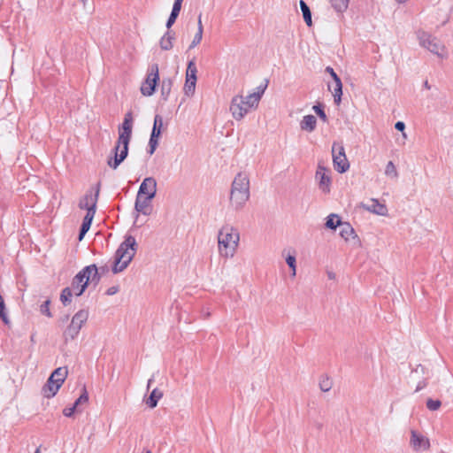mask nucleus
<instances>
[{
  "instance_id": "1",
  "label": "nucleus",
  "mask_w": 453,
  "mask_h": 453,
  "mask_svg": "<svg viewBox=\"0 0 453 453\" xmlns=\"http://www.w3.org/2000/svg\"><path fill=\"white\" fill-rule=\"evenodd\" d=\"M132 128L133 116L131 112H127L125 115L124 121L119 129V139L113 149L114 158L110 157L107 161V165L114 170L117 169L127 157Z\"/></svg>"
},
{
  "instance_id": "2",
  "label": "nucleus",
  "mask_w": 453,
  "mask_h": 453,
  "mask_svg": "<svg viewBox=\"0 0 453 453\" xmlns=\"http://www.w3.org/2000/svg\"><path fill=\"white\" fill-rule=\"evenodd\" d=\"M240 234L237 228L231 225L223 226L218 234V250L221 257H233L238 249Z\"/></svg>"
},
{
  "instance_id": "3",
  "label": "nucleus",
  "mask_w": 453,
  "mask_h": 453,
  "mask_svg": "<svg viewBox=\"0 0 453 453\" xmlns=\"http://www.w3.org/2000/svg\"><path fill=\"white\" fill-rule=\"evenodd\" d=\"M250 178L246 173H238L231 186L230 205L235 211L242 210L250 199Z\"/></svg>"
},
{
  "instance_id": "4",
  "label": "nucleus",
  "mask_w": 453,
  "mask_h": 453,
  "mask_svg": "<svg viewBox=\"0 0 453 453\" xmlns=\"http://www.w3.org/2000/svg\"><path fill=\"white\" fill-rule=\"evenodd\" d=\"M138 244L132 235H127L115 252L112 273L123 272L130 264L137 251Z\"/></svg>"
},
{
  "instance_id": "5",
  "label": "nucleus",
  "mask_w": 453,
  "mask_h": 453,
  "mask_svg": "<svg viewBox=\"0 0 453 453\" xmlns=\"http://www.w3.org/2000/svg\"><path fill=\"white\" fill-rule=\"evenodd\" d=\"M257 98L258 96L250 94L246 96L242 95L234 96L229 106L232 117L235 120L242 119L251 109H256L258 106Z\"/></svg>"
},
{
  "instance_id": "6",
  "label": "nucleus",
  "mask_w": 453,
  "mask_h": 453,
  "mask_svg": "<svg viewBox=\"0 0 453 453\" xmlns=\"http://www.w3.org/2000/svg\"><path fill=\"white\" fill-rule=\"evenodd\" d=\"M100 276L98 274V269L96 265H90L83 268L75 277L73 279L72 292L80 296L83 294L86 288L88 287V281H96V284L99 281Z\"/></svg>"
},
{
  "instance_id": "7",
  "label": "nucleus",
  "mask_w": 453,
  "mask_h": 453,
  "mask_svg": "<svg viewBox=\"0 0 453 453\" xmlns=\"http://www.w3.org/2000/svg\"><path fill=\"white\" fill-rule=\"evenodd\" d=\"M418 39L422 47L426 48L439 58H443L447 56L445 46L435 37H433L425 32H418Z\"/></svg>"
},
{
  "instance_id": "8",
  "label": "nucleus",
  "mask_w": 453,
  "mask_h": 453,
  "mask_svg": "<svg viewBox=\"0 0 453 453\" xmlns=\"http://www.w3.org/2000/svg\"><path fill=\"white\" fill-rule=\"evenodd\" d=\"M88 312L85 310H81L78 312H76L72 319L71 324L68 326V327L64 333V336L65 337V339L70 338L73 340L74 338H76L80 333V330L88 320Z\"/></svg>"
},
{
  "instance_id": "9",
  "label": "nucleus",
  "mask_w": 453,
  "mask_h": 453,
  "mask_svg": "<svg viewBox=\"0 0 453 453\" xmlns=\"http://www.w3.org/2000/svg\"><path fill=\"white\" fill-rule=\"evenodd\" d=\"M158 80V65L157 64H152L149 68L146 80L141 86L142 94L146 96H151L155 92Z\"/></svg>"
},
{
  "instance_id": "10",
  "label": "nucleus",
  "mask_w": 453,
  "mask_h": 453,
  "mask_svg": "<svg viewBox=\"0 0 453 453\" xmlns=\"http://www.w3.org/2000/svg\"><path fill=\"white\" fill-rule=\"evenodd\" d=\"M332 154L334 169L341 173L347 172L349 168V164L345 155L344 147L334 142L332 147Z\"/></svg>"
},
{
  "instance_id": "11",
  "label": "nucleus",
  "mask_w": 453,
  "mask_h": 453,
  "mask_svg": "<svg viewBox=\"0 0 453 453\" xmlns=\"http://www.w3.org/2000/svg\"><path fill=\"white\" fill-rule=\"evenodd\" d=\"M196 73L197 68L194 60H190L188 63L187 72H186V81L184 85V93L187 96H192L196 89Z\"/></svg>"
},
{
  "instance_id": "12",
  "label": "nucleus",
  "mask_w": 453,
  "mask_h": 453,
  "mask_svg": "<svg viewBox=\"0 0 453 453\" xmlns=\"http://www.w3.org/2000/svg\"><path fill=\"white\" fill-rule=\"evenodd\" d=\"M100 186L97 184L94 191L92 189L88 190L86 195L80 200L79 207L81 209L87 210V211H89V210H96Z\"/></svg>"
},
{
  "instance_id": "13",
  "label": "nucleus",
  "mask_w": 453,
  "mask_h": 453,
  "mask_svg": "<svg viewBox=\"0 0 453 453\" xmlns=\"http://www.w3.org/2000/svg\"><path fill=\"white\" fill-rule=\"evenodd\" d=\"M410 444L414 451H425L430 448L429 439L415 430L411 431Z\"/></svg>"
},
{
  "instance_id": "14",
  "label": "nucleus",
  "mask_w": 453,
  "mask_h": 453,
  "mask_svg": "<svg viewBox=\"0 0 453 453\" xmlns=\"http://www.w3.org/2000/svg\"><path fill=\"white\" fill-rule=\"evenodd\" d=\"M157 194V181L153 177H146L140 185L137 196L154 198Z\"/></svg>"
},
{
  "instance_id": "15",
  "label": "nucleus",
  "mask_w": 453,
  "mask_h": 453,
  "mask_svg": "<svg viewBox=\"0 0 453 453\" xmlns=\"http://www.w3.org/2000/svg\"><path fill=\"white\" fill-rule=\"evenodd\" d=\"M316 180L319 181V187L324 193H329L331 186V178L327 170L323 166H319L316 172Z\"/></svg>"
},
{
  "instance_id": "16",
  "label": "nucleus",
  "mask_w": 453,
  "mask_h": 453,
  "mask_svg": "<svg viewBox=\"0 0 453 453\" xmlns=\"http://www.w3.org/2000/svg\"><path fill=\"white\" fill-rule=\"evenodd\" d=\"M151 200L152 198L136 196L134 210L138 213H142L146 216L150 215L152 212Z\"/></svg>"
},
{
  "instance_id": "17",
  "label": "nucleus",
  "mask_w": 453,
  "mask_h": 453,
  "mask_svg": "<svg viewBox=\"0 0 453 453\" xmlns=\"http://www.w3.org/2000/svg\"><path fill=\"white\" fill-rule=\"evenodd\" d=\"M363 207L376 215L386 216L388 215V208L384 203H381L377 199H370L366 203L363 204Z\"/></svg>"
},
{
  "instance_id": "18",
  "label": "nucleus",
  "mask_w": 453,
  "mask_h": 453,
  "mask_svg": "<svg viewBox=\"0 0 453 453\" xmlns=\"http://www.w3.org/2000/svg\"><path fill=\"white\" fill-rule=\"evenodd\" d=\"M60 388L61 385L56 380L50 377L42 388V394L45 397L51 398L58 393Z\"/></svg>"
},
{
  "instance_id": "19",
  "label": "nucleus",
  "mask_w": 453,
  "mask_h": 453,
  "mask_svg": "<svg viewBox=\"0 0 453 453\" xmlns=\"http://www.w3.org/2000/svg\"><path fill=\"white\" fill-rule=\"evenodd\" d=\"M328 88L333 93L335 104H339L342 95V83L341 79L334 80V82L328 85Z\"/></svg>"
},
{
  "instance_id": "20",
  "label": "nucleus",
  "mask_w": 453,
  "mask_h": 453,
  "mask_svg": "<svg viewBox=\"0 0 453 453\" xmlns=\"http://www.w3.org/2000/svg\"><path fill=\"white\" fill-rule=\"evenodd\" d=\"M317 126V119L313 115H306L300 122V128L303 131L312 132Z\"/></svg>"
},
{
  "instance_id": "21",
  "label": "nucleus",
  "mask_w": 453,
  "mask_h": 453,
  "mask_svg": "<svg viewBox=\"0 0 453 453\" xmlns=\"http://www.w3.org/2000/svg\"><path fill=\"white\" fill-rule=\"evenodd\" d=\"M340 235L345 240L349 241L350 238H355V231L348 222H342L340 226Z\"/></svg>"
},
{
  "instance_id": "22",
  "label": "nucleus",
  "mask_w": 453,
  "mask_h": 453,
  "mask_svg": "<svg viewBox=\"0 0 453 453\" xmlns=\"http://www.w3.org/2000/svg\"><path fill=\"white\" fill-rule=\"evenodd\" d=\"M175 39L174 34L167 31L161 38L159 44L163 50H169L173 48V42Z\"/></svg>"
},
{
  "instance_id": "23",
  "label": "nucleus",
  "mask_w": 453,
  "mask_h": 453,
  "mask_svg": "<svg viewBox=\"0 0 453 453\" xmlns=\"http://www.w3.org/2000/svg\"><path fill=\"white\" fill-rule=\"evenodd\" d=\"M67 374L68 370L66 367H58L53 371L50 377L56 380V381L62 386Z\"/></svg>"
},
{
  "instance_id": "24",
  "label": "nucleus",
  "mask_w": 453,
  "mask_h": 453,
  "mask_svg": "<svg viewBox=\"0 0 453 453\" xmlns=\"http://www.w3.org/2000/svg\"><path fill=\"white\" fill-rule=\"evenodd\" d=\"M163 396V392L159 390L158 388H154L152 392L150 393V397L146 401V403L150 408H155L157 404V402L159 399H161Z\"/></svg>"
},
{
  "instance_id": "25",
  "label": "nucleus",
  "mask_w": 453,
  "mask_h": 453,
  "mask_svg": "<svg viewBox=\"0 0 453 453\" xmlns=\"http://www.w3.org/2000/svg\"><path fill=\"white\" fill-rule=\"evenodd\" d=\"M342 223V221L340 217L337 214L332 213L326 218V227L334 230L337 226L340 227Z\"/></svg>"
},
{
  "instance_id": "26",
  "label": "nucleus",
  "mask_w": 453,
  "mask_h": 453,
  "mask_svg": "<svg viewBox=\"0 0 453 453\" xmlns=\"http://www.w3.org/2000/svg\"><path fill=\"white\" fill-rule=\"evenodd\" d=\"M300 8L303 12V19L308 27H311L312 25L311 20V12L310 11L309 6L306 4V3L303 0L300 1Z\"/></svg>"
},
{
  "instance_id": "27",
  "label": "nucleus",
  "mask_w": 453,
  "mask_h": 453,
  "mask_svg": "<svg viewBox=\"0 0 453 453\" xmlns=\"http://www.w3.org/2000/svg\"><path fill=\"white\" fill-rule=\"evenodd\" d=\"M163 127V118L160 115H156L154 118V124L151 135L160 136Z\"/></svg>"
},
{
  "instance_id": "28",
  "label": "nucleus",
  "mask_w": 453,
  "mask_h": 453,
  "mask_svg": "<svg viewBox=\"0 0 453 453\" xmlns=\"http://www.w3.org/2000/svg\"><path fill=\"white\" fill-rule=\"evenodd\" d=\"M173 81L171 79H164L161 83V95L166 100L171 93Z\"/></svg>"
},
{
  "instance_id": "29",
  "label": "nucleus",
  "mask_w": 453,
  "mask_h": 453,
  "mask_svg": "<svg viewBox=\"0 0 453 453\" xmlns=\"http://www.w3.org/2000/svg\"><path fill=\"white\" fill-rule=\"evenodd\" d=\"M332 7L338 12H344L349 5V0H330Z\"/></svg>"
},
{
  "instance_id": "30",
  "label": "nucleus",
  "mask_w": 453,
  "mask_h": 453,
  "mask_svg": "<svg viewBox=\"0 0 453 453\" xmlns=\"http://www.w3.org/2000/svg\"><path fill=\"white\" fill-rule=\"evenodd\" d=\"M385 175L391 178L396 179L398 177V172L396 170L395 165L392 161H389L385 168Z\"/></svg>"
},
{
  "instance_id": "31",
  "label": "nucleus",
  "mask_w": 453,
  "mask_h": 453,
  "mask_svg": "<svg viewBox=\"0 0 453 453\" xmlns=\"http://www.w3.org/2000/svg\"><path fill=\"white\" fill-rule=\"evenodd\" d=\"M286 263L291 269V276L295 277L296 275V256L292 254H288L286 256Z\"/></svg>"
},
{
  "instance_id": "32",
  "label": "nucleus",
  "mask_w": 453,
  "mask_h": 453,
  "mask_svg": "<svg viewBox=\"0 0 453 453\" xmlns=\"http://www.w3.org/2000/svg\"><path fill=\"white\" fill-rule=\"evenodd\" d=\"M333 386V381L328 377H322L319 380V388L323 392H328Z\"/></svg>"
},
{
  "instance_id": "33",
  "label": "nucleus",
  "mask_w": 453,
  "mask_h": 453,
  "mask_svg": "<svg viewBox=\"0 0 453 453\" xmlns=\"http://www.w3.org/2000/svg\"><path fill=\"white\" fill-rule=\"evenodd\" d=\"M72 289L70 288H65L62 290L60 300L64 305L68 304L71 302V297L73 296Z\"/></svg>"
},
{
  "instance_id": "34",
  "label": "nucleus",
  "mask_w": 453,
  "mask_h": 453,
  "mask_svg": "<svg viewBox=\"0 0 453 453\" xmlns=\"http://www.w3.org/2000/svg\"><path fill=\"white\" fill-rule=\"evenodd\" d=\"M88 401V392L85 388H83V391L81 393V395H80V397L74 402L73 403V406H75V408L77 410H80L79 409V406L81 404H84V403H87Z\"/></svg>"
},
{
  "instance_id": "35",
  "label": "nucleus",
  "mask_w": 453,
  "mask_h": 453,
  "mask_svg": "<svg viewBox=\"0 0 453 453\" xmlns=\"http://www.w3.org/2000/svg\"><path fill=\"white\" fill-rule=\"evenodd\" d=\"M158 138H159L158 136H154V135L150 134V138L149 141V147H150L149 153L150 155H152L155 152V150L158 145Z\"/></svg>"
},
{
  "instance_id": "36",
  "label": "nucleus",
  "mask_w": 453,
  "mask_h": 453,
  "mask_svg": "<svg viewBox=\"0 0 453 453\" xmlns=\"http://www.w3.org/2000/svg\"><path fill=\"white\" fill-rule=\"evenodd\" d=\"M267 83H268V81H265V83L264 85H260L257 88V91L250 94V95H255V96H258V98L257 99V104H259V101L267 88Z\"/></svg>"
},
{
  "instance_id": "37",
  "label": "nucleus",
  "mask_w": 453,
  "mask_h": 453,
  "mask_svg": "<svg viewBox=\"0 0 453 453\" xmlns=\"http://www.w3.org/2000/svg\"><path fill=\"white\" fill-rule=\"evenodd\" d=\"M203 32L196 31L189 47H188L189 50L195 48L201 42V41L203 39Z\"/></svg>"
},
{
  "instance_id": "38",
  "label": "nucleus",
  "mask_w": 453,
  "mask_h": 453,
  "mask_svg": "<svg viewBox=\"0 0 453 453\" xmlns=\"http://www.w3.org/2000/svg\"><path fill=\"white\" fill-rule=\"evenodd\" d=\"M441 403L439 400L428 399L426 401V407L430 411H437L441 407Z\"/></svg>"
},
{
  "instance_id": "39",
  "label": "nucleus",
  "mask_w": 453,
  "mask_h": 453,
  "mask_svg": "<svg viewBox=\"0 0 453 453\" xmlns=\"http://www.w3.org/2000/svg\"><path fill=\"white\" fill-rule=\"evenodd\" d=\"M312 110L315 111V113L324 121L326 122L327 120V117L324 111V110L320 107V105L317 104L312 107Z\"/></svg>"
},
{
  "instance_id": "40",
  "label": "nucleus",
  "mask_w": 453,
  "mask_h": 453,
  "mask_svg": "<svg viewBox=\"0 0 453 453\" xmlns=\"http://www.w3.org/2000/svg\"><path fill=\"white\" fill-rule=\"evenodd\" d=\"M50 300H46L40 307V311L46 315L47 317L50 318L52 315H51V312L50 311Z\"/></svg>"
},
{
  "instance_id": "41",
  "label": "nucleus",
  "mask_w": 453,
  "mask_h": 453,
  "mask_svg": "<svg viewBox=\"0 0 453 453\" xmlns=\"http://www.w3.org/2000/svg\"><path fill=\"white\" fill-rule=\"evenodd\" d=\"M90 224L83 221L80 229L79 240L81 241L90 228Z\"/></svg>"
},
{
  "instance_id": "42",
  "label": "nucleus",
  "mask_w": 453,
  "mask_h": 453,
  "mask_svg": "<svg viewBox=\"0 0 453 453\" xmlns=\"http://www.w3.org/2000/svg\"><path fill=\"white\" fill-rule=\"evenodd\" d=\"M182 2H183V0H174L173 10H172L173 13L179 15L180 9H181Z\"/></svg>"
},
{
  "instance_id": "43",
  "label": "nucleus",
  "mask_w": 453,
  "mask_h": 453,
  "mask_svg": "<svg viewBox=\"0 0 453 453\" xmlns=\"http://www.w3.org/2000/svg\"><path fill=\"white\" fill-rule=\"evenodd\" d=\"M96 213V210H89V211H87V214L85 215L83 221L88 223L91 225L92 220L94 219Z\"/></svg>"
},
{
  "instance_id": "44",
  "label": "nucleus",
  "mask_w": 453,
  "mask_h": 453,
  "mask_svg": "<svg viewBox=\"0 0 453 453\" xmlns=\"http://www.w3.org/2000/svg\"><path fill=\"white\" fill-rule=\"evenodd\" d=\"M75 411H81V410H77L75 406L73 405L72 407L65 408L63 411V414L65 417H72Z\"/></svg>"
},
{
  "instance_id": "45",
  "label": "nucleus",
  "mask_w": 453,
  "mask_h": 453,
  "mask_svg": "<svg viewBox=\"0 0 453 453\" xmlns=\"http://www.w3.org/2000/svg\"><path fill=\"white\" fill-rule=\"evenodd\" d=\"M178 16H179L178 14H174V13L171 12L170 17L168 18V20L166 22V27L168 29L174 24Z\"/></svg>"
},
{
  "instance_id": "46",
  "label": "nucleus",
  "mask_w": 453,
  "mask_h": 453,
  "mask_svg": "<svg viewBox=\"0 0 453 453\" xmlns=\"http://www.w3.org/2000/svg\"><path fill=\"white\" fill-rule=\"evenodd\" d=\"M118 292H119V287L112 286L106 290V295L112 296V295L117 294Z\"/></svg>"
},
{
  "instance_id": "47",
  "label": "nucleus",
  "mask_w": 453,
  "mask_h": 453,
  "mask_svg": "<svg viewBox=\"0 0 453 453\" xmlns=\"http://www.w3.org/2000/svg\"><path fill=\"white\" fill-rule=\"evenodd\" d=\"M326 72L328 73L331 75L333 80L340 79L339 76L336 74V73L334 71V69L332 67L327 66L326 68Z\"/></svg>"
},
{
  "instance_id": "48",
  "label": "nucleus",
  "mask_w": 453,
  "mask_h": 453,
  "mask_svg": "<svg viewBox=\"0 0 453 453\" xmlns=\"http://www.w3.org/2000/svg\"><path fill=\"white\" fill-rule=\"evenodd\" d=\"M395 127L396 130L403 132V130L405 129V124L402 121H398L395 123Z\"/></svg>"
},
{
  "instance_id": "49",
  "label": "nucleus",
  "mask_w": 453,
  "mask_h": 453,
  "mask_svg": "<svg viewBox=\"0 0 453 453\" xmlns=\"http://www.w3.org/2000/svg\"><path fill=\"white\" fill-rule=\"evenodd\" d=\"M197 31L203 32V26L202 23V15L201 14L198 16V19H197Z\"/></svg>"
},
{
  "instance_id": "50",
  "label": "nucleus",
  "mask_w": 453,
  "mask_h": 453,
  "mask_svg": "<svg viewBox=\"0 0 453 453\" xmlns=\"http://www.w3.org/2000/svg\"><path fill=\"white\" fill-rule=\"evenodd\" d=\"M426 387V381L419 382L418 384V386H417L416 392L421 390L422 388H424Z\"/></svg>"
},
{
  "instance_id": "51",
  "label": "nucleus",
  "mask_w": 453,
  "mask_h": 453,
  "mask_svg": "<svg viewBox=\"0 0 453 453\" xmlns=\"http://www.w3.org/2000/svg\"><path fill=\"white\" fill-rule=\"evenodd\" d=\"M327 276L330 280H334L335 277L334 273L332 272L327 273Z\"/></svg>"
},
{
  "instance_id": "52",
  "label": "nucleus",
  "mask_w": 453,
  "mask_h": 453,
  "mask_svg": "<svg viewBox=\"0 0 453 453\" xmlns=\"http://www.w3.org/2000/svg\"><path fill=\"white\" fill-rule=\"evenodd\" d=\"M424 88H426V89H430L431 88V86L429 85L428 81H426L423 84Z\"/></svg>"
},
{
  "instance_id": "53",
  "label": "nucleus",
  "mask_w": 453,
  "mask_h": 453,
  "mask_svg": "<svg viewBox=\"0 0 453 453\" xmlns=\"http://www.w3.org/2000/svg\"><path fill=\"white\" fill-rule=\"evenodd\" d=\"M152 381H153V379L149 380L148 385H147L148 389L150 388V384L152 383Z\"/></svg>"
},
{
  "instance_id": "54",
  "label": "nucleus",
  "mask_w": 453,
  "mask_h": 453,
  "mask_svg": "<svg viewBox=\"0 0 453 453\" xmlns=\"http://www.w3.org/2000/svg\"><path fill=\"white\" fill-rule=\"evenodd\" d=\"M397 3L399 4H403L405 3L407 0H395Z\"/></svg>"
},
{
  "instance_id": "55",
  "label": "nucleus",
  "mask_w": 453,
  "mask_h": 453,
  "mask_svg": "<svg viewBox=\"0 0 453 453\" xmlns=\"http://www.w3.org/2000/svg\"><path fill=\"white\" fill-rule=\"evenodd\" d=\"M35 453H40V449H36L35 452Z\"/></svg>"
},
{
  "instance_id": "56",
  "label": "nucleus",
  "mask_w": 453,
  "mask_h": 453,
  "mask_svg": "<svg viewBox=\"0 0 453 453\" xmlns=\"http://www.w3.org/2000/svg\"><path fill=\"white\" fill-rule=\"evenodd\" d=\"M143 453H152V452H151V451H150V450H146V451H145V452H143Z\"/></svg>"
}]
</instances>
